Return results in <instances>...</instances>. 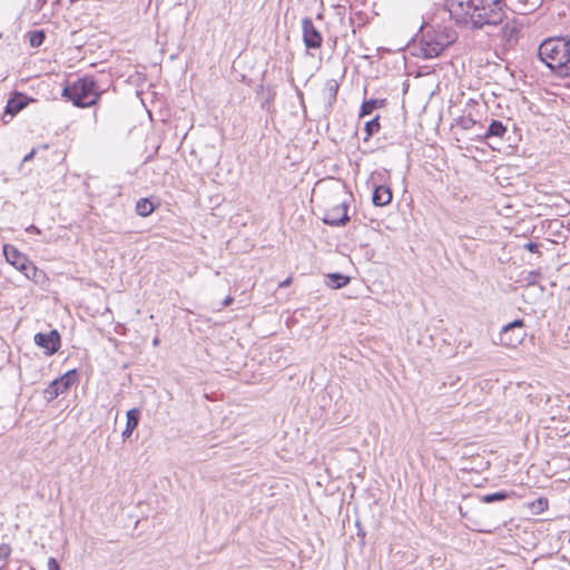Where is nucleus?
Segmentation results:
<instances>
[{
	"label": "nucleus",
	"mask_w": 570,
	"mask_h": 570,
	"mask_svg": "<svg viewBox=\"0 0 570 570\" xmlns=\"http://www.w3.org/2000/svg\"><path fill=\"white\" fill-rule=\"evenodd\" d=\"M444 8L459 27L472 29L497 26L505 18V0H445Z\"/></svg>",
	"instance_id": "f257e3e1"
},
{
	"label": "nucleus",
	"mask_w": 570,
	"mask_h": 570,
	"mask_svg": "<svg viewBox=\"0 0 570 570\" xmlns=\"http://www.w3.org/2000/svg\"><path fill=\"white\" fill-rule=\"evenodd\" d=\"M538 58L558 77H570V33L546 38L538 47Z\"/></svg>",
	"instance_id": "f03ea898"
},
{
	"label": "nucleus",
	"mask_w": 570,
	"mask_h": 570,
	"mask_svg": "<svg viewBox=\"0 0 570 570\" xmlns=\"http://www.w3.org/2000/svg\"><path fill=\"white\" fill-rule=\"evenodd\" d=\"M452 42L446 32L423 23L407 46L412 56L432 59L439 57Z\"/></svg>",
	"instance_id": "7ed1b4c3"
},
{
	"label": "nucleus",
	"mask_w": 570,
	"mask_h": 570,
	"mask_svg": "<svg viewBox=\"0 0 570 570\" xmlns=\"http://www.w3.org/2000/svg\"><path fill=\"white\" fill-rule=\"evenodd\" d=\"M102 92L98 87L96 78L91 75H85L73 82L68 81L62 88V97L78 108H88L97 105Z\"/></svg>",
	"instance_id": "20e7f679"
},
{
	"label": "nucleus",
	"mask_w": 570,
	"mask_h": 570,
	"mask_svg": "<svg viewBox=\"0 0 570 570\" xmlns=\"http://www.w3.org/2000/svg\"><path fill=\"white\" fill-rule=\"evenodd\" d=\"M6 261L21 272L26 278L31 279L36 284H43L47 279L46 273L38 268L27 255L21 253L16 246L4 244L2 247Z\"/></svg>",
	"instance_id": "39448f33"
},
{
	"label": "nucleus",
	"mask_w": 570,
	"mask_h": 570,
	"mask_svg": "<svg viewBox=\"0 0 570 570\" xmlns=\"http://www.w3.org/2000/svg\"><path fill=\"white\" fill-rule=\"evenodd\" d=\"M80 375L77 368H72L62 375L52 380L43 390V399L47 403L52 402L59 395L67 393L73 385L79 382Z\"/></svg>",
	"instance_id": "423d86ee"
},
{
	"label": "nucleus",
	"mask_w": 570,
	"mask_h": 570,
	"mask_svg": "<svg viewBox=\"0 0 570 570\" xmlns=\"http://www.w3.org/2000/svg\"><path fill=\"white\" fill-rule=\"evenodd\" d=\"M525 322L523 318H517L505 324L499 334L500 344L505 347L518 346L525 337Z\"/></svg>",
	"instance_id": "0eeeda50"
},
{
	"label": "nucleus",
	"mask_w": 570,
	"mask_h": 570,
	"mask_svg": "<svg viewBox=\"0 0 570 570\" xmlns=\"http://www.w3.org/2000/svg\"><path fill=\"white\" fill-rule=\"evenodd\" d=\"M36 101L33 97L28 96L26 92L13 90L4 106L1 120L3 124H8L13 119L20 111L27 108L31 102Z\"/></svg>",
	"instance_id": "6e6552de"
},
{
	"label": "nucleus",
	"mask_w": 570,
	"mask_h": 570,
	"mask_svg": "<svg viewBox=\"0 0 570 570\" xmlns=\"http://www.w3.org/2000/svg\"><path fill=\"white\" fill-rule=\"evenodd\" d=\"M35 344L43 350L47 356L55 355L61 347V334L52 328L49 332H38L33 336Z\"/></svg>",
	"instance_id": "1a4fd4ad"
},
{
	"label": "nucleus",
	"mask_w": 570,
	"mask_h": 570,
	"mask_svg": "<svg viewBox=\"0 0 570 570\" xmlns=\"http://www.w3.org/2000/svg\"><path fill=\"white\" fill-rule=\"evenodd\" d=\"M348 203L343 200L332 208L326 209L322 218L323 223L332 227H343L348 224Z\"/></svg>",
	"instance_id": "9d476101"
},
{
	"label": "nucleus",
	"mask_w": 570,
	"mask_h": 570,
	"mask_svg": "<svg viewBox=\"0 0 570 570\" xmlns=\"http://www.w3.org/2000/svg\"><path fill=\"white\" fill-rule=\"evenodd\" d=\"M302 38L303 43L308 50H317L323 46V35L322 32L314 26L312 18L304 17L302 19Z\"/></svg>",
	"instance_id": "9b49d317"
},
{
	"label": "nucleus",
	"mask_w": 570,
	"mask_h": 570,
	"mask_svg": "<svg viewBox=\"0 0 570 570\" xmlns=\"http://www.w3.org/2000/svg\"><path fill=\"white\" fill-rule=\"evenodd\" d=\"M393 199V193L389 185L379 184L373 187L372 191V204L375 207H383L391 204Z\"/></svg>",
	"instance_id": "f8f14e48"
},
{
	"label": "nucleus",
	"mask_w": 570,
	"mask_h": 570,
	"mask_svg": "<svg viewBox=\"0 0 570 570\" xmlns=\"http://www.w3.org/2000/svg\"><path fill=\"white\" fill-rule=\"evenodd\" d=\"M160 206V200L157 197H144L136 203V214L140 217H148Z\"/></svg>",
	"instance_id": "ddd939ff"
},
{
	"label": "nucleus",
	"mask_w": 570,
	"mask_h": 570,
	"mask_svg": "<svg viewBox=\"0 0 570 570\" xmlns=\"http://www.w3.org/2000/svg\"><path fill=\"white\" fill-rule=\"evenodd\" d=\"M257 96L259 97V105H261V108L265 111H267L268 114H272L274 112V108H273V102L275 100V96H276V92L273 88L271 87H264L263 83H261L258 86V89H257Z\"/></svg>",
	"instance_id": "4468645a"
},
{
	"label": "nucleus",
	"mask_w": 570,
	"mask_h": 570,
	"mask_svg": "<svg viewBox=\"0 0 570 570\" xmlns=\"http://www.w3.org/2000/svg\"><path fill=\"white\" fill-rule=\"evenodd\" d=\"M340 89V82L336 79H330L325 83L324 94H325V110L330 114L333 110V107L337 100Z\"/></svg>",
	"instance_id": "2eb2a0df"
},
{
	"label": "nucleus",
	"mask_w": 570,
	"mask_h": 570,
	"mask_svg": "<svg viewBox=\"0 0 570 570\" xmlns=\"http://www.w3.org/2000/svg\"><path fill=\"white\" fill-rule=\"evenodd\" d=\"M517 497L514 491L500 490L492 493H487L482 495H478L480 502L491 504L495 502H502L509 499H514Z\"/></svg>",
	"instance_id": "dca6fc26"
},
{
	"label": "nucleus",
	"mask_w": 570,
	"mask_h": 570,
	"mask_svg": "<svg viewBox=\"0 0 570 570\" xmlns=\"http://www.w3.org/2000/svg\"><path fill=\"white\" fill-rule=\"evenodd\" d=\"M387 102L386 98H370L364 99L358 111V117L363 118L365 116L371 115L375 109L383 108Z\"/></svg>",
	"instance_id": "f3484780"
},
{
	"label": "nucleus",
	"mask_w": 570,
	"mask_h": 570,
	"mask_svg": "<svg viewBox=\"0 0 570 570\" xmlns=\"http://www.w3.org/2000/svg\"><path fill=\"white\" fill-rule=\"evenodd\" d=\"M350 282L351 277L340 272L330 273L325 277L326 286L333 289L343 288L347 286Z\"/></svg>",
	"instance_id": "a211bd4d"
},
{
	"label": "nucleus",
	"mask_w": 570,
	"mask_h": 570,
	"mask_svg": "<svg viewBox=\"0 0 570 570\" xmlns=\"http://www.w3.org/2000/svg\"><path fill=\"white\" fill-rule=\"evenodd\" d=\"M508 128L507 126L501 121L497 119H492L490 125L488 126V129L485 130L483 138L484 139H491V138H503L507 134Z\"/></svg>",
	"instance_id": "6ab92c4d"
},
{
	"label": "nucleus",
	"mask_w": 570,
	"mask_h": 570,
	"mask_svg": "<svg viewBox=\"0 0 570 570\" xmlns=\"http://www.w3.org/2000/svg\"><path fill=\"white\" fill-rule=\"evenodd\" d=\"M26 38H28L31 48H39L43 45L47 35L43 29H36L27 32Z\"/></svg>",
	"instance_id": "aec40b11"
},
{
	"label": "nucleus",
	"mask_w": 570,
	"mask_h": 570,
	"mask_svg": "<svg viewBox=\"0 0 570 570\" xmlns=\"http://www.w3.org/2000/svg\"><path fill=\"white\" fill-rule=\"evenodd\" d=\"M141 411L138 407H132L126 413V426L135 431L140 422Z\"/></svg>",
	"instance_id": "412c9836"
},
{
	"label": "nucleus",
	"mask_w": 570,
	"mask_h": 570,
	"mask_svg": "<svg viewBox=\"0 0 570 570\" xmlns=\"http://www.w3.org/2000/svg\"><path fill=\"white\" fill-rule=\"evenodd\" d=\"M380 129H381L380 116L376 115L374 118L366 121L364 125V131H365L364 141H367L372 136L377 134L380 131Z\"/></svg>",
	"instance_id": "4be33fe9"
},
{
	"label": "nucleus",
	"mask_w": 570,
	"mask_h": 570,
	"mask_svg": "<svg viewBox=\"0 0 570 570\" xmlns=\"http://www.w3.org/2000/svg\"><path fill=\"white\" fill-rule=\"evenodd\" d=\"M530 510L534 514H540L549 508V501L547 498L540 497L529 504Z\"/></svg>",
	"instance_id": "5701e85b"
},
{
	"label": "nucleus",
	"mask_w": 570,
	"mask_h": 570,
	"mask_svg": "<svg viewBox=\"0 0 570 570\" xmlns=\"http://www.w3.org/2000/svg\"><path fill=\"white\" fill-rule=\"evenodd\" d=\"M456 125L464 130H469L476 125V121L470 116H461L455 119Z\"/></svg>",
	"instance_id": "b1692460"
},
{
	"label": "nucleus",
	"mask_w": 570,
	"mask_h": 570,
	"mask_svg": "<svg viewBox=\"0 0 570 570\" xmlns=\"http://www.w3.org/2000/svg\"><path fill=\"white\" fill-rule=\"evenodd\" d=\"M519 2L523 6L524 12H531L540 4V0H519Z\"/></svg>",
	"instance_id": "393cba45"
},
{
	"label": "nucleus",
	"mask_w": 570,
	"mask_h": 570,
	"mask_svg": "<svg viewBox=\"0 0 570 570\" xmlns=\"http://www.w3.org/2000/svg\"><path fill=\"white\" fill-rule=\"evenodd\" d=\"M12 549L10 544L2 543L0 544V561H7L10 558Z\"/></svg>",
	"instance_id": "a878e982"
},
{
	"label": "nucleus",
	"mask_w": 570,
	"mask_h": 570,
	"mask_svg": "<svg viewBox=\"0 0 570 570\" xmlns=\"http://www.w3.org/2000/svg\"><path fill=\"white\" fill-rule=\"evenodd\" d=\"M37 153H38V148L33 147L27 155H24V157L22 158L20 166H19L20 173L23 171L24 164L32 160L35 158V156L37 155Z\"/></svg>",
	"instance_id": "bb28decb"
},
{
	"label": "nucleus",
	"mask_w": 570,
	"mask_h": 570,
	"mask_svg": "<svg viewBox=\"0 0 570 570\" xmlns=\"http://www.w3.org/2000/svg\"><path fill=\"white\" fill-rule=\"evenodd\" d=\"M355 527L357 528L356 535L360 538V546L363 547V546H365L366 532H365L364 528L362 527V523L360 520L355 521Z\"/></svg>",
	"instance_id": "cd10ccee"
},
{
	"label": "nucleus",
	"mask_w": 570,
	"mask_h": 570,
	"mask_svg": "<svg viewBox=\"0 0 570 570\" xmlns=\"http://www.w3.org/2000/svg\"><path fill=\"white\" fill-rule=\"evenodd\" d=\"M523 248L530 253H540L539 248H540V244L539 243H535V242H528L523 245Z\"/></svg>",
	"instance_id": "c85d7f7f"
},
{
	"label": "nucleus",
	"mask_w": 570,
	"mask_h": 570,
	"mask_svg": "<svg viewBox=\"0 0 570 570\" xmlns=\"http://www.w3.org/2000/svg\"><path fill=\"white\" fill-rule=\"evenodd\" d=\"M48 570H60V564L56 558L50 557L48 559Z\"/></svg>",
	"instance_id": "c756f323"
},
{
	"label": "nucleus",
	"mask_w": 570,
	"mask_h": 570,
	"mask_svg": "<svg viewBox=\"0 0 570 570\" xmlns=\"http://www.w3.org/2000/svg\"><path fill=\"white\" fill-rule=\"evenodd\" d=\"M26 232L27 233H32V234H37V235H40L41 234V229L39 227H37L36 225L31 224L30 226H28L26 228Z\"/></svg>",
	"instance_id": "7c9ffc66"
},
{
	"label": "nucleus",
	"mask_w": 570,
	"mask_h": 570,
	"mask_svg": "<svg viewBox=\"0 0 570 570\" xmlns=\"http://www.w3.org/2000/svg\"><path fill=\"white\" fill-rule=\"evenodd\" d=\"M132 432H134L132 430H130V429H128V428L126 426V428H125V430H124V431H122V433H121V438H122V440H124V441L128 440V439L131 436Z\"/></svg>",
	"instance_id": "2f4dec72"
},
{
	"label": "nucleus",
	"mask_w": 570,
	"mask_h": 570,
	"mask_svg": "<svg viewBox=\"0 0 570 570\" xmlns=\"http://www.w3.org/2000/svg\"><path fill=\"white\" fill-rule=\"evenodd\" d=\"M233 302H234V297H232V296H227V297L223 301V306L227 307V306H229Z\"/></svg>",
	"instance_id": "473e14b6"
},
{
	"label": "nucleus",
	"mask_w": 570,
	"mask_h": 570,
	"mask_svg": "<svg viewBox=\"0 0 570 570\" xmlns=\"http://www.w3.org/2000/svg\"><path fill=\"white\" fill-rule=\"evenodd\" d=\"M292 283V278L287 277L283 282L279 283V287H286Z\"/></svg>",
	"instance_id": "72a5a7b5"
},
{
	"label": "nucleus",
	"mask_w": 570,
	"mask_h": 570,
	"mask_svg": "<svg viewBox=\"0 0 570 570\" xmlns=\"http://www.w3.org/2000/svg\"><path fill=\"white\" fill-rule=\"evenodd\" d=\"M37 148H38V150H39V149L46 150V149H48V148H49V145H48V144H42V145H40V146H39V147H37Z\"/></svg>",
	"instance_id": "f704fd0d"
},
{
	"label": "nucleus",
	"mask_w": 570,
	"mask_h": 570,
	"mask_svg": "<svg viewBox=\"0 0 570 570\" xmlns=\"http://www.w3.org/2000/svg\"><path fill=\"white\" fill-rule=\"evenodd\" d=\"M159 343H160V340H159V337H157V336H156V337L153 340V345H154V346H157V345H159Z\"/></svg>",
	"instance_id": "c9c22d12"
},
{
	"label": "nucleus",
	"mask_w": 570,
	"mask_h": 570,
	"mask_svg": "<svg viewBox=\"0 0 570 570\" xmlns=\"http://www.w3.org/2000/svg\"><path fill=\"white\" fill-rule=\"evenodd\" d=\"M18 377H19V381L23 384V379H22L21 370L19 371V375H18Z\"/></svg>",
	"instance_id": "e433bc0d"
},
{
	"label": "nucleus",
	"mask_w": 570,
	"mask_h": 570,
	"mask_svg": "<svg viewBox=\"0 0 570 570\" xmlns=\"http://www.w3.org/2000/svg\"><path fill=\"white\" fill-rule=\"evenodd\" d=\"M0 570H8V566H7V564H2V566L0 567Z\"/></svg>",
	"instance_id": "4c0bfd02"
},
{
	"label": "nucleus",
	"mask_w": 570,
	"mask_h": 570,
	"mask_svg": "<svg viewBox=\"0 0 570 570\" xmlns=\"http://www.w3.org/2000/svg\"><path fill=\"white\" fill-rule=\"evenodd\" d=\"M459 509H460V513H461V515L465 517V513L463 512V508H462V507H460Z\"/></svg>",
	"instance_id": "58836bf2"
},
{
	"label": "nucleus",
	"mask_w": 570,
	"mask_h": 570,
	"mask_svg": "<svg viewBox=\"0 0 570 570\" xmlns=\"http://www.w3.org/2000/svg\"><path fill=\"white\" fill-rule=\"evenodd\" d=\"M515 32H517V30H515L514 28H512V29L510 30V33H511V35H512V33H515Z\"/></svg>",
	"instance_id": "ea45409f"
},
{
	"label": "nucleus",
	"mask_w": 570,
	"mask_h": 570,
	"mask_svg": "<svg viewBox=\"0 0 570 570\" xmlns=\"http://www.w3.org/2000/svg\"><path fill=\"white\" fill-rule=\"evenodd\" d=\"M299 97H303V92L301 90L297 91Z\"/></svg>",
	"instance_id": "a19ab883"
},
{
	"label": "nucleus",
	"mask_w": 570,
	"mask_h": 570,
	"mask_svg": "<svg viewBox=\"0 0 570 570\" xmlns=\"http://www.w3.org/2000/svg\"><path fill=\"white\" fill-rule=\"evenodd\" d=\"M3 35L0 32V39H2Z\"/></svg>",
	"instance_id": "79ce46f5"
}]
</instances>
